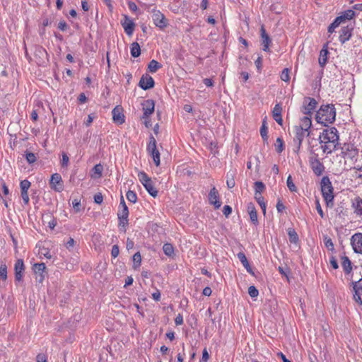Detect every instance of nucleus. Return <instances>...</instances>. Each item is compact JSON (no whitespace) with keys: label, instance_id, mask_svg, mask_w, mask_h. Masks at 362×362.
Returning <instances> with one entry per match:
<instances>
[{"label":"nucleus","instance_id":"f704fd0d","mask_svg":"<svg viewBox=\"0 0 362 362\" xmlns=\"http://www.w3.org/2000/svg\"><path fill=\"white\" fill-rule=\"evenodd\" d=\"M342 267L346 273H349L351 270V263L347 257H344L342 261Z\"/></svg>","mask_w":362,"mask_h":362},{"label":"nucleus","instance_id":"cd10ccee","mask_svg":"<svg viewBox=\"0 0 362 362\" xmlns=\"http://www.w3.org/2000/svg\"><path fill=\"white\" fill-rule=\"evenodd\" d=\"M162 65L158 63L156 60H151L148 66V69L151 73L156 72L159 69H160Z\"/></svg>","mask_w":362,"mask_h":362},{"label":"nucleus","instance_id":"2f4dec72","mask_svg":"<svg viewBox=\"0 0 362 362\" xmlns=\"http://www.w3.org/2000/svg\"><path fill=\"white\" fill-rule=\"evenodd\" d=\"M260 134H261L262 139L264 141H267L268 140L267 126L266 119H263V121H262V125L260 128Z\"/></svg>","mask_w":362,"mask_h":362},{"label":"nucleus","instance_id":"774afa93","mask_svg":"<svg viewBox=\"0 0 362 362\" xmlns=\"http://www.w3.org/2000/svg\"><path fill=\"white\" fill-rule=\"evenodd\" d=\"M285 209L284 204L279 200L276 204V209L278 212H282Z\"/></svg>","mask_w":362,"mask_h":362},{"label":"nucleus","instance_id":"4be33fe9","mask_svg":"<svg viewBox=\"0 0 362 362\" xmlns=\"http://www.w3.org/2000/svg\"><path fill=\"white\" fill-rule=\"evenodd\" d=\"M310 166L316 175H320L322 174L325 170L323 164L318 159H313L310 160Z\"/></svg>","mask_w":362,"mask_h":362},{"label":"nucleus","instance_id":"a211bd4d","mask_svg":"<svg viewBox=\"0 0 362 362\" xmlns=\"http://www.w3.org/2000/svg\"><path fill=\"white\" fill-rule=\"evenodd\" d=\"M112 119L115 123L122 124L124 122V115L122 112V107L116 106L112 111Z\"/></svg>","mask_w":362,"mask_h":362},{"label":"nucleus","instance_id":"e2e57ef3","mask_svg":"<svg viewBox=\"0 0 362 362\" xmlns=\"http://www.w3.org/2000/svg\"><path fill=\"white\" fill-rule=\"evenodd\" d=\"M329 263H330L331 266L332 267V268L334 269H337L339 267L337 261L334 257L330 258Z\"/></svg>","mask_w":362,"mask_h":362},{"label":"nucleus","instance_id":"4c0bfd02","mask_svg":"<svg viewBox=\"0 0 362 362\" xmlns=\"http://www.w3.org/2000/svg\"><path fill=\"white\" fill-rule=\"evenodd\" d=\"M7 279V267L6 264H0V279L5 281Z\"/></svg>","mask_w":362,"mask_h":362},{"label":"nucleus","instance_id":"680f3d73","mask_svg":"<svg viewBox=\"0 0 362 362\" xmlns=\"http://www.w3.org/2000/svg\"><path fill=\"white\" fill-rule=\"evenodd\" d=\"M255 199H256L257 202L259 204L262 202H264V199L262 197L261 194L255 193Z\"/></svg>","mask_w":362,"mask_h":362},{"label":"nucleus","instance_id":"b1692460","mask_svg":"<svg viewBox=\"0 0 362 362\" xmlns=\"http://www.w3.org/2000/svg\"><path fill=\"white\" fill-rule=\"evenodd\" d=\"M351 30L352 29L349 28L348 26L343 27L341 29L339 39L341 43H344L350 39L351 36Z\"/></svg>","mask_w":362,"mask_h":362},{"label":"nucleus","instance_id":"f03ea898","mask_svg":"<svg viewBox=\"0 0 362 362\" xmlns=\"http://www.w3.org/2000/svg\"><path fill=\"white\" fill-rule=\"evenodd\" d=\"M321 148L325 153H331L336 149L339 141L338 131L335 127L323 130L319 136Z\"/></svg>","mask_w":362,"mask_h":362},{"label":"nucleus","instance_id":"58836bf2","mask_svg":"<svg viewBox=\"0 0 362 362\" xmlns=\"http://www.w3.org/2000/svg\"><path fill=\"white\" fill-rule=\"evenodd\" d=\"M127 199L132 203H136L137 201V195L135 192L129 190L126 194Z\"/></svg>","mask_w":362,"mask_h":362},{"label":"nucleus","instance_id":"a18cd8bd","mask_svg":"<svg viewBox=\"0 0 362 362\" xmlns=\"http://www.w3.org/2000/svg\"><path fill=\"white\" fill-rule=\"evenodd\" d=\"M354 288L357 294H362V278L355 282Z\"/></svg>","mask_w":362,"mask_h":362},{"label":"nucleus","instance_id":"6e6552de","mask_svg":"<svg viewBox=\"0 0 362 362\" xmlns=\"http://www.w3.org/2000/svg\"><path fill=\"white\" fill-rule=\"evenodd\" d=\"M152 19L155 25L160 29L165 28L168 25L165 16L158 10L152 11Z\"/></svg>","mask_w":362,"mask_h":362},{"label":"nucleus","instance_id":"0eeeda50","mask_svg":"<svg viewBox=\"0 0 362 362\" xmlns=\"http://www.w3.org/2000/svg\"><path fill=\"white\" fill-rule=\"evenodd\" d=\"M317 104V103L315 99L306 97L303 100L300 110L302 113L305 115V116H308L311 118L313 111L316 108Z\"/></svg>","mask_w":362,"mask_h":362},{"label":"nucleus","instance_id":"3c124183","mask_svg":"<svg viewBox=\"0 0 362 362\" xmlns=\"http://www.w3.org/2000/svg\"><path fill=\"white\" fill-rule=\"evenodd\" d=\"M25 158L29 163H33L36 160V157L35 154L33 153H27L25 155Z\"/></svg>","mask_w":362,"mask_h":362},{"label":"nucleus","instance_id":"6ab92c4d","mask_svg":"<svg viewBox=\"0 0 362 362\" xmlns=\"http://www.w3.org/2000/svg\"><path fill=\"white\" fill-rule=\"evenodd\" d=\"M260 33L262 38V45L263 47L262 49L264 52H269V45L272 42V40L268 34L266 33L264 25H262L260 28Z\"/></svg>","mask_w":362,"mask_h":362},{"label":"nucleus","instance_id":"423d86ee","mask_svg":"<svg viewBox=\"0 0 362 362\" xmlns=\"http://www.w3.org/2000/svg\"><path fill=\"white\" fill-rule=\"evenodd\" d=\"M147 151L151 156L156 165L158 166L160 163V153L156 147V140L152 135H151L149 137V142L147 146Z\"/></svg>","mask_w":362,"mask_h":362},{"label":"nucleus","instance_id":"13d9d810","mask_svg":"<svg viewBox=\"0 0 362 362\" xmlns=\"http://www.w3.org/2000/svg\"><path fill=\"white\" fill-rule=\"evenodd\" d=\"M21 197L25 204H28L30 199L28 192H21Z\"/></svg>","mask_w":362,"mask_h":362},{"label":"nucleus","instance_id":"69168bd1","mask_svg":"<svg viewBox=\"0 0 362 362\" xmlns=\"http://www.w3.org/2000/svg\"><path fill=\"white\" fill-rule=\"evenodd\" d=\"M226 184H227V186L228 188H230V189L233 188L235 184L233 177H232L231 178H228V180L226 181Z\"/></svg>","mask_w":362,"mask_h":362},{"label":"nucleus","instance_id":"dca6fc26","mask_svg":"<svg viewBox=\"0 0 362 362\" xmlns=\"http://www.w3.org/2000/svg\"><path fill=\"white\" fill-rule=\"evenodd\" d=\"M117 216L119 219V226L125 227L128 224V207L124 206V208H119V210L117 213Z\"/></svg>","mask_w":362,"mask_h":362},{"label":"nucleus","instance_id":"0e129e2a","mask_svg":"<svg viewBox=\"0 0 362 362\" xmlns=\"http://www.w3.org/2000/svg\"><path fill=\"white\" fill-rule=\"evenodd\" d=\"M37 362H47L45 354H40L36 357Z\"/></svg>","mask_w":362,"mask_h":362},{"label":"nucleus","instance_id":"ddd939ff","mask_svg":"<svg viewBox=\"0 0 362 362\" xmlns=\"http://www.w3.org/2000/svg\"><path fill=\"white\" fill-rule=\"evenodd\" d=\"M121 25L127 35H132L135 28V23L128 16H124V20L121 21Z\"/></svg>","mask_w":362,"mask_h":362},{"label":"nucleus","instance_id":"bf43d9fd","mask_svg":"<svg viewBox=\"0 0 362 362\" xmlns=\"http://www.w3.org/2000/svg\"><path fill=\"white\" fill-rule=\"evenodd\" d=\"M175 323L176 325H181L183 324V317L181 314H178L175 319Z\"/></svg>","mask_w":362,"mask_h":362},{"label":"nucleus","instance_id":"aec40b11","mask_svg":"<svg viewBox=\"0 0 362 362\" xmlns=\"http://www.w3.org/2000/svg\"><path fill=\"white\" fill-rule=\"evenodd\" d=\"M24 263L21 259H19L16 261L15 264V279L16 281H20L23 279V274L24 272Z\"/></svg>","mask_w":362,"mask_h":362},{"label":"nucleus","instance_id":"1a4fd4ad","mask_svg":"<svg viewBox=\"0 0 362 362\" xmlns=\"http://www.w3.org/2000/svg\"><path fill=\"white\" fill-rule=\"evenodd\" d=\"M342 153L345 159H349L351 161H356L358 154V149L351 144L344 145Z\"/></svg>","mask_w":362,"mask_h":362},{"label":"nucleus","instance_id":"9d476101","mask_svg":"<svg viewBox=\"0 0 362 362\" xmlns=\"http://www.w3.org/2000/svg\"><path fill=\"white\" fill-rule=\"evenodd\" d=\"M351 245L354 251L356 253L362 254V233H357L354 234L351 238Z\"/></svg>","mask_w":362,"mask_h":362},{"label":"nucleus","instance_id":"4468645a","mask_svg":"<svg viewBox=\"0 0 362 362\" xmlns=\"http://www.w3.org/2000/svg\"><path fill=\"white\" fill-rule=\"evenodd\" d=\"M209 202L211 204L214 205L215 209H219L221 206V202L219 200V194L215 187H213L209 192Z\"/></svg>","mask_w":362,"mask_h":362},{"label":"nucleus","instance_id":"8fccbe9b","mask_svg":"<svg viewBox=\"0 0 362 362\" xmlns=\"http://www.w3.org/2000/svg\"><path fill=\"white\" fill-rule=\"evenodd\" d=\"M69 158L66 153H62V158L61 160V165L62 167L66 168L69 165Z\"/></svg>","mask_w":362,"mask_h":362},{"label":"nucleus","instance_id":"ea45409f","mask_svg":"<svg viewBox=\"0 0 362 362\" xmlns=\"http://www.w3.org/2000/svg\"><path fill=\"white\" fill-rule=\"evenodd\" d=\"M290 69L285 68L281 71L280 78L283 81L288 82L290 81Z\"/></svg>","mask_w":362,"mask_h":362},{"label":"nucleus","instance_id":"c03bdc74","mask_svg":"<svg viewBox=\"0 0 362 362\" xmlns=\"http://www.w3.org/2000/svg\"><path fill=\"white\" fill-rule=\"evenodd\" d=\"M265 186L262 182L257 181L255 182V193L261 194L262 192L264 189Z\"/></svg>","mask_w":362,"mask_h":362},{"label":"nucleus","instance_id":"39448f33","mask_svg":"<svg viewBox=\"0 0 362 362\" xmlns=\"http://www.w3.org/2000/svg\"><path fill=\"white\" fill-rule=\"evenodd\" d=\"M138 177L141 183L143 185L146 191L153 197L158 195V191L154 187L153 182L151 179L144 172H139Z\"/></svg>","mask_w":362,"mask_h":362},{"label":"nucleus","instance_id":"a878e982","mask_svg":"<svg viewBox=\"0 0 362 362\" xmlns=\"http://www.w3.org/2000/svg\"><path fill=\"white\" fill-rule=\"evenodd\" d=\"M131 55L133 57H138L141 54V48L138 42H133L130 48Z\"/></svg>","mask_w":362,"mask_h":362},{"label":"nucleus","instance_id":"c9c22d12","mask_svg":"<svg viewBox=\"0 0 362 362\" xmlns=\"http://www.w3.org/2000/svg\"><path fill=\"white\" fill-rule=\"evenodd\" d=\"M275 148L277 153H280L284 151V142L283 139L280 137H278L275 144Z\"/></svg>","mask_w":362,"mask_h":362},{"label":"nucleus","instance_id":"5fc2aeb1","mask_svg":"<svg viewBox=\"0 0 362 362\" xmlns=\"http://www.w3.org/2000/svg\"><path fill=\"white\" fill-rule=\"evenodd\" d=\"M119 253V247L117 245H115L112 247L111 255L112 257L116 258Z\"/></svg>","mask_w":362,"mask_h":362},{"label":"nucleus","instance_id":"f8f14e48","mask_svg":"<svg viewBox=\"0 0 362 362\" xmlns=\"http://www.w3.org/2000/svg\"><path fill=\"white\" fill-rule=\"evenodd\" d=\"M46 266L45 263H35L33 266V270L36 275V280L42 282L45 276Z\"/></svg>","mask_w":362,"mask_h":362},{"label":"nucleus","instance_id":"de8ad7c7","mask_svg":"<svg viewBox=\"0 0 362 362\" xmlns=\"http://www.w3.org/2000/svg\"><path fill=\"white\" fill-rule=\"evenodd\" d=\"M288 235H289V238H290V241L291 243H297L298 240V235L297 233H296V231L294 230H290L288 231Z\"/></svg>","mask_w":362,"mask_h":362},{"label":"nucleus","instance_id":"e433bc0d","mask_svg":"<svg viewBox=\"0 0 362 362\" xmlns=\"http://www.w3.org/2000/svg\"><path fill=\"white\" fill-rule=\"evenodd\" d=\"M38 255H39L40 257H45L47 259L52 258V255L49 252V250L45 247H40L39 251H38Z\"/></svg>","mask_w":362,"mask_h":362},{"label":"nucleus","instance_id":"49530a36","mask_svg":"<svg viewBox=\"0 0 362 362\" xmlns=\"http://www.w3.org/2000/svg\"><path fill=\"white\" fill-rule=\"evenodd\" d=\"M248 294L251 298H257L259 295V291L255 286H250L248 288Z\"/></svg>","mask_w":362,"mask_h":362},{"label":"nucleus","instance_id":"37998d69","mask_svg":"<svg viewBox=\"0 0 362 362\" xmlns=\"http://www.w3.org/2000/svg\"><path fill=\"white\" fill-rule=\"evenodd\" d=\"M30 182L28 180H23L20 183V187L21 192H28L29 188L30 187Z\"/></svg>","mask_w":362,"mask_h":362},{"label":"nucleus","instance_id":"a19ab883","mask_svg":"<svg viewBox=\"0 0 362 362\" xmlns=\"http://www.w3.org/2000/svg\"><path fill=\"white\" fill-rule=\"evenodd\" d=\"M286 185H287L288 189L291 192H294L297 191V187H296L295 184L293 183L292 177L291 175H289L288 177H287Z\"/></svg>","mask_w":362,"mask_h":362},{"label":"nucleus","instance_id":"9b49d317","mask_svg":"<svg viewBox=\"0 0 362 362\" xmlns=\"http://www.w3.org/2000/svg\"><path fill=\"white\" fill-rule=\"evenodd\" d=\"M141 105L144 112L142 118L147 119L154 112L155 103L153 100L148 99L144 100L141 103Z\"/></svg>","mask_w":362,"mask_h":362},{"label":"nucleus","instance_id":"5701e85b","mask_svg":"<svg viewBox=\"0 0 362 362\" xmlns=\"http://www.w3.org/2000/svg\"><path fill=\"white\" fill-rule=\"evenodd\" d=\"M351 206L354 209V212L357 216H362V199L359 197L354 198L351 202Z\"/></svg>","mask_w":362,"mask_h":362},{"label":"nucleus","instance_id":"412c9836","mask_svg":"<svg viewBox=\"0 0 362 362\" xmlns=\"http://www.w3.org/2000/svg\"><path fill=\"white\" fill-rule=\"evenodd\" d=\"M247 211L249 214L251 222L255 226L258 225L257 214L255 204L252 202L248 203L247 206Z\"/></svg>","mask_w":362,"mask_h":362},{"label":"nucleus","instance_id":"72a5a7b5","mask_svg":"<svg viewBox=\"0 0 362 362\" xmlns=\"http://www.w3.org/2000/svg\"><path fill=\"white\" fill-rule=\"evenodd\" d=\"M163 250L167 256H172L174 254V247L170 243H165L163 246Z\"/></svg>","mask_w":362,"mask_h":362},{"label":"nucleus","instance_id":"09e8293b","mask_svg":"<svg viewBox=\"0 0 362 362\" xmlns=\"http://www.w3.org/2000/svg\"><path fill=\"white\" fill-rule=\"evenodd\" d=\"M37 55H39L42 57H47V53L44 48L40 47L36 48V49H35V56H37Z\"/></svg>","mask_w":362,"mask_h":362},{"label":"nucleus","instance_id":"338daca9","mask_svg":"<svg viewBox=\"0 0 362 362\" xmlns=\"http://www.w3.org/2000/svg\"><path fill=\"white\" fill-rule=\"evenodd\" d=\"M65 245L67 249L72 248L74 245V240L72 238H69Z\"/></svg>","mask_w":362,"mask_h":362},{"label":"nucleus","instance_id":"c756f323","mask_svg":"<svg viewBox=\"0 0 362 362\" xmlns=\"http://www.w3.org/2000/svg\"><path fill=\"white\" fill-rule=\"evenodd\" d=\"M342 23L341 17H337L334 21L329 25L328 32L329 33H332L334 30L339 26V25Z\"/></svg>","mask_w":362,"mask_h":362},{"label":"nucleus","instance_id":"c85d7f7f","mask_svg":"<svg viewBox=\"0 0 362 362\" xmlns=\"http://www.w3.org/2000/svg\"><path fill=\"white\" fill-rule=\"evenodd\" d=\"M328 51L326 49H322L320 51V57L318 59L320 65L323 67L327 61Z\"/></svg>","mask_w":362,"mask_h":362},{"label":"nucleus","instance_id":"bb28decb","mask_svg":"<svg viewBox=\"0 0 362 362\" xmlns=\"http://www.w3.org/2000/svg\"><path fill=\"white\" fill-rule=\"evenodd\" d=\"M103 165L100 164L95 165L92 169V175L91 177L94 178H99L102 175L103 173Z\"/></svg>","mask_w":362,"mask_h":362},{"label":"nucleus","instance_id":"6e6d98bb","mask_svg":"<svg viewBox=\"0 0 362 362\" xmlns=\"http://www.w3.org/2000/svg\"><path fill=\"white\" fill-rule=\"evenodd\" d=\"M103 201V197L101 193H98L94 195V202L96 204H100Z\"/></svg>","mask_w":362,"mask_h":362},{"label":"nucleus","instance_id":"7ed1b4c3","mask_svg":"<svg viewBox=\"0 0 362 362\" xmlns=\"http://www.w3.org/2000/svg\"><path fill=\"white\" fill-rule=\"evenodd\" d=\"M336 111L333 105H322L317 110L315 119L317 123L327 126L335 121Z\"/></svg>","mask_w":362,"mask_h":362},{"label":"nucleus","instance_id":"052dcab7","mask_svg":"<svg viewBox=\"0 0 362 362\" xmlns=\"http://www.w3.org/2000/svg\"><path fill=\"white\" fill-rule=\"evenodd\" d=\"M255 64L258 70H261L262 66V57H258L257 59L255 60Z\"/></svg>","mask_w":362,"mask_h":362},{"label":"nucleus","instance_id":"2eb2a0df","mask_svg":"<svg viewBox=\"0 0 362 362\" xmlns=\"http://www.w3.org/2000/svg\"><path fill=\"white\" fill-rule=\"evenodd\" d=\"M50 185L55 191L61 192L63 190L62 179L59 173H54L51 176Z\"/></svg>","mask_w":362,"mask_h":362},{"label":"nucleus","instance_id":"20e7f679","mask_svg":"<svg viewBox=\"0 0 362 362\" xmlns=\"http://www.w3.org/2000/svg\"><path fill=\"white\" fill-rule=\"evenodd\" d=\"M321 192L324 198V200L328 207L333 206L334 200V188L332 182L327 176H325L322 178L321 182Z\"/></svg>","mask_w":362,"mask_h":362},{"label":"nucleus","instance_id":"79ce46f5","mask_svg":"<svg viewBox=\"0 0 362 362\" xmlns=\"http://www.w3.org/2000/svg\"><path fill=\"white\" fill-rule=\"evenodd\" d=\"M324 243L325 247L331 251H333L334 250V243L332 240V239L328 236L324 237Z\"/></svg>","mask_w":362,"mask_h":362},{"label":"nucleus","instance_id":"473e14b6","mask_svg":"<svg viewBox=\"0 0 362 362\" xmlns=\"http://www.w3.org/2000/svg\"><path fill=\"white\" fill-rule=\"evenodd\" d=\"M354 16H355V12L353 10L349 9V10L345 11L339 17H341V21L343 22L345 20H351Z\"/></svg>","mask_w":362,"mask_h":362},{"label":"nucleus","instance_id":"864d4df0","mask_svg":"<svg viewBox=\"0 0 362 362\" xmlns=\"http://www.w3.org/2000/svg\"><path fill=\"white\" fill-rule=\"evenodd\" d=\"M315 206H316V209H317L318 214H320V216H321V218H324V213L322 209L321 205L320 204V201L317 199H316V200H315Z\"/></svg>","mask_w":362,"mask_h":362},{"label":"nucleus","instance_id":"7c9ffc66","mask_svg":"<svg viewBox=\"0 0 362 362\" xmlns=\"http://www.w3.org/2000/svg\"><path fill=\"white\" fill-rule=\"evenodd\" d=\"M141 256L139 252H136L133 255V268L134 269H138L141 266Z\"/></svg>","mask_w":362,"mask_h":362},{"label":"nucleus","instance_id":"393cba45","mask_svg":"<svg viewBox=\"0 0 362 362\" xmlns=\"http://www.w3.org/2000/svg\"><path fill=\"white\" fill-rule=\"evenodd\" d=\"M282 107L279 104L275 105L272 113L274 119L280 125H282L283 119L281 117Z\"/></svg>","mask_w":362,"mask_h":362},{"label":"nucleus","instance_id":"603ef678","mask_svg":"<svg viewBox=\"0 0 362 362\" xmlns=\"http://www.w3.org/2000/svg\"><path fill=\"white\" fill-rule=\"evenodd\" d=\"M238 258L239 259V260L240 261V262L242 263V264H247V259L245 256V255L243 253V252H239L238 253Z\"/></svg>","mask_w":362,"mask_h":362},{"label":"nucleus","instance_id":"f257e3e1","mask_svg":"<svg viewBox=\"0 0 362 362\" xmlns=\"http://www.w3.org/2000/svg\"><path fill=\"white\" fill-rule=\"evenodd\" d=\"M312 120L308 116H303L300 119L299 124L293 127L294 136L293 152L298 153L302 142L305 137L310 136L311 134Z\"/></svg>","mask_w":362,"mask_h":362},{"label":"nucleus","instance_id":"f3484780","mask_svg":"<svg viewBox=\"0 0 362 362\" xmlns=\"http://www.w3.org/2000/svg\"><path fill=\"white\" fill-rule=\"evenodd\" d=\"M139 86L145 90L150 89L154 86V80L148 74H144L139 81Z\"/></svg>","mask_w":362,"mask_h":362},{"label":"nucleus","instance_id":"4d7b16f0","mask_svg":"<svg viewBox=\"0 0 362 362\" xmlns=\"http://www.w3.org/2000/svg\"><path fill=\"white\" fill-rule=\"evenodd\" d=\"M232 212V208L228 206V205H226L223 206V214L226 216L228 217Z\"/></svg>","mask_w":362,"mask_h":362}]
</instances>
